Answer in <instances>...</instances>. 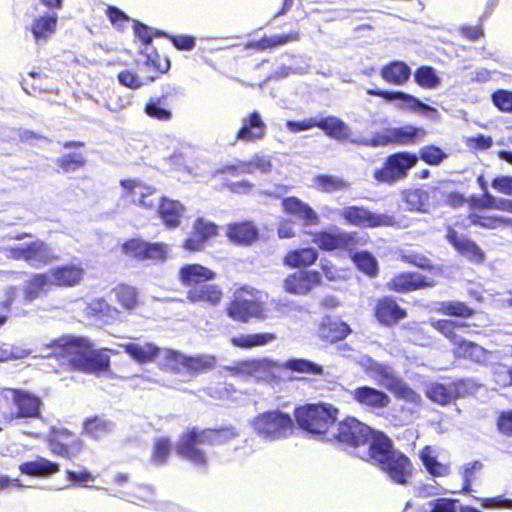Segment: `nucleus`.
Segmentation results:
<instances>
[{"instance_id":"obj_1","label":"nucleus","mask_w":512,"mask_h":512,"mask_svg":"<svg viewBox=\"0 0 512 512\" xmlns=\"http://www.w3.org/2000/svg\"><path fill=\"white\" fill-rule=\"evenodd\" d=\"M338 409L326 403H308L294 409L299 430L312 438L335 441L342 450L356 451L365 447L371 427L355 417L336 424Z\"/></svg>"},{"instance_id":"obj_2","label":"nucleus","mask_w":512,"mask_h":512,"mask_svg":"<svg viewBox=\"0 0 512 512\" xmlns=\"http://www.w3.org/2000/svg\"><path fill=\"white\" fill-rule=\"evenodd\" d=\"M132 29L135 36L134 46L138 56L135 58L137 72L130 71V89H137L154 82L160 74L166 73L171 66L170 60L160 59L153 46L155 37L168 38L173 46L180 51H191L196 45V38L191 35H172L163 30L152 28L139 20L132 19Z\"/></svg>"},{"instance_id":"obj_3","label":"nucleus","mask_w":512,"mask_h":512,"mask_svg":"<svg viewBox=\"0 0 512 512\" xmlns=\"http://www.w3.org/2000/svg\"><path fill=\"white\" fill-rule=\"evenodd\" d=\"M51 355L67 366L68 371L97 373L109 367V359L83 336L62 335L49 344Z\"/></svg>"},{"instance_id":"obj_4","label":"nucleus","mask_w":512,"mask_h":512,"mask_svg":"<svg viewBox=\"0 0 512 512\" xmlns=\"http://www.w3.org/2000/svg\"><path fill=\"white\" fill-rule=\"evenodd\" d=\"M238 436L239 432L232 425L217 429L192 427L180 436L176 444V452L180 457L194 465L205 468L207 466V456L205 451L199 448L200 445H223Z\"/></svg>"},{"instance_id":"obj_5","label":"nucleus","mask_w":512,"mask_h":512,"mask_svg":"<svg viewBox=\"0 0 512 512\" xmlns=\"http://www.w3.org/2000/svg\"><path fill=\"white\" fill-rule=\"evenodd\" d=\"M130 202L151 211H157L163 224L169 228H177L185 212L184 205L158 195L156 189L141 181L130 179Z\"/></svg>"},{"instance_id":"obj_6","label":"nucleus","mask_w":512,"mask_h":512,"mask_svg":"<svg viewBox=\"0 0 512 512\" xmlns=\"http://www.w3.org/2000/svg\"><path fill=\"white\" fill-rule=\"evenodd\" d=\"M358 363L378 385L393 393L397 399L412 404L417 409L422 407L423 400L421 395L413 390L402 378L396 376L392 368L368 355H361Z\"/></svg>"},{"instance_id":"obj_7","label":"nucleus","mask_w":512,"mask_h":512,"mask_svg":"<svg viewBox=\"0 0 512 512\" xmlns=\"http://www.w3.org/2000/svg\"><path fill=\"white\" fill-rule=\"evenodd\" d=\"M296 418L280 409L258 414L252 421L255 433L266 441L286 439L293 434Z\"/></svg>"},{"instance_id":"obj_8","label":"nucleus","mask_w":512,"mask_h":512,"mask_svg":"<svg viewBox=\"0 0 512 512\" xmlns=\"http://www.w3.org/2000/svg\"><path fill=\"white\" fill-rule=\"evenodd\" d=\"M418 163V155L399 151L386 157L381 168L374 171V178L380 183L393 185L406 178L409 171Z\"/></svg>"},{"instance_id":"obj_9","label":"nucleus","mask_w":512,"mask_h":512,"mask_svg":"<svg viewBox=\"0 0 512 512\" xmlns=\"http://www.w3.org/2000/svg\"><path fill=\"white\" fill-rule=\"evenodd\" d=\"M331 210L337 212L346 224L359 228L394 227L397 224L393 215L376 213L364 206L350 205Z\"/></svg>"},{"instance_id":"obj_10","label":"nucleus","mask_w":512,"mask_h":512,"mask_svg":"<svg viewBox=\"0 0 512 512\" xmlns=\"http://www.w3.org/2000/svg\"><path fill=\"white\" fill-rule=\"evenodd\" d=\"M366 94L380 97L386 102L394 103L395 107L419 113L427 117H433L438 111L429 104L424 103L418 97L400 90H385L380 88H367Z\"/></svg>"},{"instance_id":"obj_11","label":"nucleus","mask_w":512,"mask_h":512,"mask_svg":"<svg viewBox=\"0 0 512 512\" xmlns=\"http://www.w3.org/2000/svg\"><path fill=\"white\" fill-rule=\"evenodd\" d=\"M45 442L52 455L72 460L83 450L82 440L66 428H52Z\"/></svg>"},{"instance_id":"obj_12","label":"nucleus","mask_w":512,"mask_h":512,"mask_svg":"<svg viewBox=\"0 0 512 512\" xmlns=\"http://www.w3.org/2000/svg\"><path fill=\"white\" fill-rule=\"evenodd\" d=\"M164 359L165 366L174 373L186 370L191 374H199L213 369L216 364L214 356H187L172 349L164 350Z\"/></svg>"},{"instance_id":"obj_13","label":"nucleus","mask_w":512,"mask_h":512,"mask_svg":"<svg viewBox=\"0 0 512 512\" xmlns=\"http://www.w3.org/2000/svg\"><path fill=\"white\" fill-rule=\"evenodd\" d=\"M425 135L426 130L423 127L404 125L387 128L383 133H377L363 143L372 147L387 146L390 144L411 145L417 143Z\"/></svg>"},{"instance_id":"obj_14","label":"nucleus","mask_w":512,"mask_h":512,"mask_svg":"<svg viewBox=\"0 0 512 512\" xmlns=\"http://www.w3.org/2000/svg\"><path fill=\"white\" fill-rule=\"evenodd\" d=\"M312 242L322 251H350L358 244V233L347 232L333 226L330 230H320L311 233Z\"/></svg>"},{"instance_id":"obj_15","label":"nucleus","mask_w":512,"mask_h":512,"mask_svg":"<svg viewBox=\"0 0 512 512\" xmlns=\"http://www.w3.org/2000/svg\"><path fill=\"white\" fill-rule=\"evenodd\" d=\"M9 254L13 260H23L35 267L48 265L58 259L51 247L40 239L22 246L11 247Z\"/></svg>"},{"instance_id":"obj_16","label":"nucleus","mask_w":512,"mask_h":512,"mask_svg":"<svg viewBox=\"0 0 512 512\" xmlns=\"http://www.w3.org/2000/svg\"><path fill=\"white\" fill-rule=\"evenodd\" d=\"M469 390V380L460 379L447 384L433 382L426 387L425 395L433 403L446 406L458 398L465 397Z\"/></svg>"},{"instance_id":"obj_17","label":"nucleus","mask_w":512,"mask_h":512,"mask_svg":"<svg viewBox=\"0 0 512 512\" xmlns=\"http://www.w3.org/2000/svg\"><path fill=\"white\" fill-rule=\"evenodd\" d=\"M445 240L463 257L473 264H482L485 261V252L467 235L459 233L448 226Z\"/></svg>"},{"instance_id":"obj_18","label":"nucleus","mask_w":512,"mask_h":512,"mask_svg":"<svg viewBox=\"0 0 512 512\" xmlns=\"http://www.w3.org/2000/svg\"><path fill=\"white\" fill-rule=\"evenodd\" d=\"M282 211L295 218L304 227L318 226L319 214L306 202L296 196H288L281 201Z\"/></svg>"},{"instance_id":"obj_19","label":"nucleus","mask_w":512,"mask_h":512,"mask_svg":"<svg viewBox=\"0 0 512 512\" xmlns=\"http://www.w3.org/2000/svg\"><path fill=\"white\" fill-rule=\"evenodd\" d=\"M378 464L395 483L400 485L407 483L412 465L409 458L404 453L394 449Z\"/></svg>"},{"instance_id":"obj_20","label":"nucleus","mask_w":512,"mask_h":512,"mask_svg":"<svg viewBox=\"0 0 512 512\" xmlns=\"http://www.w3.org/2000/svg\"><path fill=\"white\" fill-rule=\"evenodd\" d=\"M12 401L16 407L14 417L17 419L38 418L41 415L42 400L40 397L17 388H9Z\"/></svg>"},{"instance_id":"obj_21","label":"nucleus","mask_w":512,"mask_h":512,"mask_svg":"<svg viewBox=\"0 0 512 512\" xmlns=\"http://www.w3.org/2000/svg\"><path fill=\"white\" fill-rule=\"evenodd\" d=\"M227 315L239 322H248L251 318L264 319L262 303L236 295L226 309Z\"/></svg>"},{"instance_id":"obj_22","label":"nucleus","mask_w":512,"mask_h":512,"mask_svg":"<svg viewBox=\"0 0 512 512\" xmlns=\"http://www.w3.org/2000/svg\"><path fill=\"white\" fill-rule=\"evenodd\" d=\"M321 282L322 277L317 270H300L285 279L284 288L290 294L306 295Z\"/></svg>"},{"instance_id":"obj_23","label":"nucleus","mask_w":512,"mask_h":512,"mask_svg":"<svg viewBox=\"0 0 512 512\" xmlns=\"http://www.w3.org/2000/svg\"><path fill=\"white\" fill-rule=\"evenodd\" d=\"M364 448L363 454L357 453L356 456L362 459L367 456L377 463L383 461L395 449L391 438L384 432L372 428Z\"/></svg>"},{"instance_id":"obj_24","label":"nucleus","mask_w":512,"mask_h":512,"mask_svg":"<svg viewBox=\"0 0 512 512\" xmlns=\"http://www.w3.org/2000/svg\"><path fill=\"white\" fill-rule=\"evenodd\" d=\"M374 316L382 326L392 327L407 317V311L393 297L384 296L378 299Z\"/></svg>"},{"instance_id":"obj_25","label":"nucleus","mask_w":512,"mask_h":512,"mask_svg":"<svg viewBox=\"0 0 512 512\" xmlns=\"http://www.w3.org/2000/svg\"><path fill=\"white\" fill-rule=\"evenodd\" d=\"M351 396L356 403L370 411L384 409L391 402L389 395L385 391L368 385L356 387L351 391Z\"/></svg>"},{"instance_id":"obj_26","label":"nucleus","mask_w":512,"mask_h":512,"mask_svg":"<svg viewBox=\"0 0 512 512\" xmlns=\"http://www.w3.org/2000/svg\"><path fill=\"white\" fill-rule=\"evenodd\" d=\"M53 287L71 288L79 285L84 278V269L80 265L64 264L48 271Z\"/></svg>"},{"instance_id":"obj_27","label":"nucleus","mask_w":512,"mask_h":512,"mask_svg":"<svg viewBox=\"0 0 512 512\" xmlns=\"http://www.w3.org/2000/svg\"><path fill=\"white\" fill-rule=\"evenodd\" d=\"M266 130L267 126L260 113L258 111H253L242 119V125L236 132L235 140L232 144H235L238 140L245 142H256L261 140L265 137Z\"/></svg>"},{"instance_id":"obj_28","label":"nucleus","mask_w":512,"mask_h":512,"mask_svg":"<svg viewBox=\"0 0 512 512\" xmlns=\"http://www.w3.org/2000/svg\"><path fill=\"white\" fill-rule=\"evenodd\" d=\"M434 281L417 272H402L394 276L388 283L387 287L391 291L398 293H407L427 287H432Z\"/></svg>"},{"instance_id":"obj_29","label":"nucleus","mask_w":512,"mask_h":512,"mask_svg":"<svg viewBox=\"0 0 512 512\" xmlns=\"http://www.w3.org/2000/svg\"><path fill=\"white\" fill-rule=\"evenodd\" d=\"M322 130L326 136L337 141L350 140L352 143H362L364 141H356L350 139L352 131L350 127L339 117L334 115L320 116L317 115V127Z\"/></svg>"},{"instance_id":"obj_30","label":"nucleus","mask_w":512,"mask_h":512,"mask_svg":"<svg viewBox=\"0 0 512 512\" xmlns=\"http://www.w3.org/2000/svg\"><path fill=\"white\" fill-rule=\"evenodd\" d=\"M319 337L328 343H337L352 333L348 323L337 317L325 316L319 326Z\"/></svg>"},{"instance_id":"obj_31","label":"nucleus","mask_w":512,"mask_h":512,"mask_svg":"<svg viewBox=\"0 0 512 512\" xmlns=\"http://www.w3.org/2000/svg\"><path fill=\"white\" fill-rule=\"evenodd\" d=\"M130 254L140 260L165 261L167 249L163 243L130 238Z\"/></svg>"},{"instance_id":"obj_32","label":"nucleus","mask_w":512,"mask_h":512,"mask_svg":"<svg viewBox=\"0 0 512 512\" xmlns=\"http://www.w3.org/2000/svg\"><path fill=\"white\" fill-rule=\"evenodd\" d=\"M226 236L236 245L249 246L259 238V230L251 221L234 222L227 226Z\"/></svg>"},{"instance_id":"obj_33","label":"nucleus","mask_w":512,"mask_h":512,"mask_svg":"<svg viewBox=\"0 0 512 512\" xmlns=\"http://www.w3.org/2000/svg\"><path fill=\"white\" fill-rule=\"evenodd\" d=\"M57 25V14L45 13L35 17L28 29L32 33L34 41L39 44L46 42L55 34Z\"/></svg>"},{"instance_id":"obj_34","label":"nucleus","mask_w":512,"mask_h":512,"mask_svg":"<svg viewBox=\"0 0 512 512\" xmlns=\"http://www.w3.org/2000/svg\"><path fill=\"white\" fill-rule=\"evenodd\" d=\"M178 277L183 285L191 288L213 280L216 277V273L201 264L193 263L183 265L179 269Z\"/></svg>"},{"instance_id":"obj_35","label":"nucleus","mask_w":512,"mask_h":512,"mask_svg":"<svg viewBox=\"0 0 512 512\" xmlns=\"http://www.w3.org/2000/svg\"><path fill=\"white\" fill-rule=\"evenodd\" d=\"M412 70L410 66L400 60H393L384 65L380 70V76L386 82L392 85H404L411 77Z\"/></svg>"},{"instance_id":"obj_36","label":"nucleus","mask_w":512,"mask_h":512,"mask_svg":"<svg viewBox=\"0 0 512 512\" xmlns=\"http://www.w3.org/2000/svg\"><path fill=\"white\" fill-rule=\"evenodd\" d=\"M222 291L216 284H208L206 282L195 285L187 291V299L191 303L205 302L212 306H216L222 299Z\"/></svg>"},{"instance_id":"obj_37","label":"nucleus","mask_w":512,"mask_h":512,"mask_svg":"<svg viewBox=\"0 0 512 512\" xmlns=\"http://www.w3.org/2000/svg\"><path fill=\"white\" fill-rule=\"evenodd\" d=\"M405 210L428 213L430 210V192L423 188L406 189L401 193Z\"/></svg>"},{"instance_id":"obj_38","label":"nucleus","mask_w":512,"mask_h":512,"mask_svg":"<svg viewBox=\"0 0 512 512\" xmlns=\"http://www.w3.org/2000/svg\"><path fill=\"white\" fill-rule=\"evenodd\" d=\"M21 473L31 477H48L60 471V465L45 457L37 456L33 461H27L19 466Z\"/></svg>"},{"instance_id":"obj_39","label":"nucleus","mask_w":512,"mask_h":512,"mask_svg":"<svg viewBox=\"0 0 512 512\" xmlns=\"http://www.w3.org/2000/svg\"><path fill=\"white\" fill-rule=\"evenodd\" d=\"M319 253L314 247H305L289 251L284 257V264L290 268H306L318 260Z\"/></svg>"},{"instance_id":"obj_40","label":"nucleus","mask_w":512,"mask_h":512,"mask_svg":"<svg viewBox=\"0 0 512 512\" xmlns=\"http://www.w3.org/2000/svg\"><path fill=\"white\" fill-rule=\"evenodd\" d=\"M53 287L49 273L33 274L24 287V298L31 302L38 299Z\"/></svg>"},{"instance_id":"obj_41","label":"nucleus","mask_w":512,"mask_h":512,"mask_svg":"<svg viewBox=\"0 0 512 512\" xmlns=\"http://www.w3.org/2000/svg\"><path fill=\"white\" fill-rule=\"evenodd\" d=\"M454 353L458 357L469 359L475 363H483L487 358V351L479 344L466 340L462 336L455 344Z\"/></svg>"},{"instance_id":"obj_42","label":"nucleus","mask_w":512,"mask_h":512,"mask_svg":"<svg viewBox=\"0 0 512 512\" xmlns=\"http://www.w3.org/2000/svg\"><path fill=\"white\" fill-rule=\"evenodd\" d=\"M269 368L267 360H243L232 366H224L223 369L229 371L233 376H256L260 372H264Z\"/></svg>"},{"instance_id":"obj_43","label":"nucleus","mask_w":512,"mask_h":512,"mask_svg":"<svg viewBox=\"0 0 512 512\" xmlns=\"http://www.w3.org/2000/svg\"><path fill=\"white\" fill-rule=\"evenodd\" d=\"M282 367L294 373L313 376H322L324 374V367L321 364L306 358H289L282 364Z\"/></svg>"},{"instance_id":"obj_44","label":"nucleus","mask_w":512,"mask_h":512,"mask_svg":"<svg viewBox=\"0 0 512 512\" xmlns=\"http://www.w3.org/2000/svg\"><path fill=\"white\" fill-rule=\"evenodd\" d=\"M313 182L317 190L329 194L350 188L348 181L332 174H318L314 177Z\"/></svg>"},{"instance_id":"obj_45","label":"nucleus","mask_w":512,"mask_h":512,"mask_svg":"<svg viewBox=\"0 0 512 512\" xmlns=\"http://www.w3.org/2000/svg\"><path fill=\"white\" fill-rule=\"evenodd\" d=\"M351 260L356 268L370 278H375L379 273V265L376 257L367 250H361L351 255Z\"/></svg>"},{"instance_id":"obj_46","label":"nucleus","mask_w":512,"mask_h":512,"mask_svg":"<svg viewBox=\"0 0 512 512\" xmlns=\"http://www.w3.org/2000/svg\"><path fill=\"white\" fill-rule=\"evenodd\" d=\"M161 348L153 343L130 342V358L140 364L153 362L161 353Z\"/></svg>"},{"instance_id":"obj_47","label":"nucleus","mask_w":512,"mask_h":512,"mask_svg":"<svg viewBox=\"0 0 512 512\" xmlns=\"http://www.w3.org/2000/svg\"><path fill=\"white\" fill-rule=\"evenodd\" d=\"M276 339L275 334L260 332L254 334H242L231 339L235 347L250 349L253 347L264 346Z\"/></svg>"},{"instance_id":"obj_48","label":"nucleus","mask_w":512,"mask_h":512,"mask_svg":"<svg viewBox=\"0 0 512 512\" xmlns=\"http://www.w3.org/2000/svg\"><path fill=\"white\" fill-rule=\"evenodd\" d=\"M419 457L426 470L433 476H446L449 474V467L438 461L431 446H425L419 453Z\"/></svg>"},{"instance_id":"obj_49","label":"nucleus","mask_w":512,"mask_h":512,"mask_svg":"<svg viewBox=\"0 0 512 512\" xmlns=\"http://www.w3.org/2000/svg\"><path fill=\"white\" fill-rule=\"evenodd\" d=\"M56 164L62 173H73L86 166L87 158L81 152L65 153L56 159Z\"/></svg>"},{"instance_id":"obj_50","label":"nucleus","mask_w":512,"mask_h":512,"mask_svg":"<svg viewBox=\"0 0 512 512\" xmlns=\"http://www.w3.org/2000/svg\"><path fill=\"white\" fill-rule=\"evenodd\" d=\"M413 76L415 83L424 89H436L441 84V78L432 66L422 65L418 67Z\"/></svg>"},{"instance_id":"obj_51","label":"nucleus","mask_w":512,"mask_h":512,"mask_svg":"<svg viewBox=\"0 0 512 512\" xmlns=\"http://www.w3.org/2000/svg\"><path fill=\"white\" fill-rule=\"evenodd\" d=\"M144 112L150 118L163 122L170 121L173 117L171 108L157 96L150 97L144 106Z\"/></svg>"},{"instance_id":"obj_52","label":"nucleus","mask_w":512,"mask_h":512,"mask_svg":"<svg viewBox=\"0 0 512 512\" xmlns=\"http://www.w3.org/2000/svg\"><path fill=\"white\" fill-rule=\"evenodd\" d=\"M272 157L263 153H256L249 161L241 162V172L252 174L256 170L268 174L272 171Z\"/></svg>"},{"instance_id":"obj_53","label":"nucleus","mask_w":512,"mask_h":512,"mask_svg":"<svg viewBox=\"0 0 512 512\" xmlns=\"http://www.w3.org/2000/svg\"><path fill=\"white\" fill-rule=\"evenodd\" d=\"M186 96V89L176 83H165L160 87V95L157 97L162 103L167 104L170 108Z\"/></svg>"},{"instance_id":"obj_54","label":"nucleus","mask_w":512,"mask_h":512,"mask_svg":"<svg viewBox=\"0 0 512 512\" xmlns=\"http://www.w3.org/2000/svg\"><path fill=\"white\" fill-rule=\"evenodd\" d=\"M110 423L105 419L94 416L85 420L83 432L93 439H101L108 434Z\"/></svg>"},{"instance_id":"obj_55","label":"nucleus","mask_w":512,"mask_h":512,"mask_svg":"<svg viewBox=\"0 0 512 512\" xmlns=\"http://www.w3.org/2000/svg\"><path fill=\"white\" fill-rule=\"evenodd\" d=\"M468 219L473 226L484 229H496L501 225L512 223V219L503 216H482L476 213L469 214Z\"/></svg>"},{"instance_id":"obj_56","label":"nucleus","mask_w":512,"mask_h":512,"mask_svg":"<svg viewBox=\"0 0 512 512\" xmlns=\"http://www.w3.org/2000/svg\"><path fill=\"white\" fill-rule=\"evenodd\" d=\"M130 503L136 505H148L153 507L156 503L155 492L151 486L147 485H136L133 487V491L130 493Z\"/></svg>"},{"instance_id":"obj_57","label":"nucleus","mask_w":512,"mask_h":512,"mask_svg":"<svg viewBox=\"0 0 512 512\" xmlns=\"http://www.w3.org/2000/svg\"><path fill=\"white\" fill-rule=\"evenodd\" d=\"M430 324L434 329L450 339L453 345L457 341H460L461 336L456 333V329L463 328L464 326L462 324L447 319L431 320Z\"/></svg>"},{"instance_id":"obj_58","label":"nucleus","mask_w":512,"mask_h":512,"mask_svg":"<svg viewBox=\"0 0 512 512\" xmlns=\"http://www.w3.org/2000/svg\"><path fill=\"white\" fill-rule=\"evenodd\" d=\"M447 157L448 154L444 152L440 147L436 145H427L420 148L418 159H421L428 165L438 166Z\"/></svg>"},{"instance_id":"obj_59","label":"nucleus","mask_w":512,"mask_h":512,"mask_svg":"<svg viewBox=\"0 0 512 512\" xmlns=\"http://www.w3.org/2000/svg\"><path fill=\"white\" fill-rule=\"evenodd\" d=\"M193 232L205 242L218 235V226L203 217H198L193 224Z\"/></svg>"},{"instance_id":"obj_60","label":"nucleus","mask_w":512,"mask_h":512,"mask_svg":"<svg viewBox=\"0 0 512 512\" xmlns=\"http://www.w3.org/2000/svg\"><path fill=\"white\" fill-rule=\"evenodd\" d=\"M298 37L297 33H289V34H277L269 37H263L256 43V47L258 49L264 50L267 48H274L281 45H285L291 41L296 40Z\"/></svg>"},{"instance_id":"obj_61","label":"nucleus","mask_w":512,"mask_h":512,"mask_svg":"<svg viewBox=\"0 0 512 512\" xmlns=\"http://www.w3.org/2000/svg\"><path fill=\"white\" fill-rule=\"evenodd\" d=\"M400 258L403 262L422 270L431 271L434 268L431 260L428 257L415 251H402Z\"/></svg>"},{"instance_id":"obj_62","label":"nucleus","mask_w":512,"mask_h":512,"mask_svg":"<svg viewBox=\"0 0 512 512\" xmlns=\"http://www.w3.org/2000/svg\"><path fill=\"white\" fill-rule=\"evenodd\" d=\"M460 502L454 498L439 497L428 502L429 512H458Z\"/></svg>"},{"instance_id":"obj_63","label":"nucleus","mask_w":512,"mask_h":512,"mask_svg":"<svg viewBox=\"0 0 512 512\" xmlns=\"http://www.w3.org/2000/svg\"><path fill=\"white\" fill-rule=\"evenodd\" d=\"M491 100L500 111L512 113V91L499 89L491 94Z\"/></svg>"},{"instance_id":"obj_64","label":"nucleus","mask_w":512,"mask_h":512,"mask_svg":"<svg viewBox=\"0 0 512 512\" xmlns=\"http://www.w3.org/2000/svg\"><path fill=\"white\" fill-rule=\"evenodd\" d=\"M171 442L168 438H159L155 441L152 460L157 465H162L166 462L171 452Z\"/></svg>"}]
</instances>
